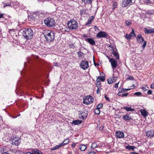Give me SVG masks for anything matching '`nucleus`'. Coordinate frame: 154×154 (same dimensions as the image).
<instances>
[{"instance_id":"obj_1","label":"nucleus","mask_w":154,"mask_h":154,"mask_svg":"<svg viewBox=\"0 0 154 154\" xmlns=\"http://www.w3.org/2000/svg\"><path fill=\"white\" fill-rule=\"evenodd\" d=\"M20 31L22 33L23 37L26 39H30L33 36V32L30 29H21Z\"/></svg>"},{"instance_id":"obj_2","label":"nucleus","mask_w":154,"mask_h":154,"mask_svg":"<svg viewBox=\"0 0 154 154\" xmlns=\"http://www.w3.org/2000/svg\"><path fill=\"white\" fill-rule=\"evenodd\" d=\"M43 35L46 41L48 42H51L54 39L55 34L53 32L46 30L44 31Z\"/></svg>"},{"instance_id":"obj_3","label":"nucleus","mask_w":154,"mask_h":154,"mask_svg":"<svg viewBox=\"0 0 154 154\" xmlns=\"http://www.w3.org/2000/svg\"><path fill=\"white\" fill-rule=\"evenodd\" d=\"M68 26L71 29H75L78 27L77 22L74 20H72L68 21Z\"/></svg>"},{"instance_id":"obj_4","label":"nucleus","mask_w":154,"mask_h":154,"mask_svg":"<svg viewBox=\"0 0 154 154\" xmlns=\"http://www.w3.org/2000/svg\"><path fill=\"white\" fill-rule=\"evenodd\" d=\"M44 23L45 25L48 27H51L54 26L55 22L54 19L48 17L44 20Z\"/></svg>"},{"instance_id":"obj_5","label":"nucleus","mask_w":154,"mask_h":154,"mask_svg":"<svg viewBox=\"0 0 154 154\" xmlns=\"http://www.w3.org/2000/svg\"><path fill=\"white\" fill-rule=\"evenodd\" d=\"M93 99L91 96H87L83 99V102L84 104L88 105L93 103Z\"/></svg>"},{"instance_id":"obj_6","label":"nucleus","mask_w":154,"mask_h":154,"mask_svg":"<svg viewBox=\"0 0 154 154\" xmlns=\"http://www.w3.org/2000/svg\"><path fill=\"white\" fill-rule=\"evenodd\" d=\"M132 0H123L122 3V5L123 7L130 6L132 4Z\"/></svg>"},{"instance_id":"obj_7","label":"nucleus","mask_w":154,"mask_h":154,"mask_svg":"<svg viewBox=\"0 0 154 154\" xmlns=\"http://www.w3.org/2000/svg\"><path fill=\"white\" fill-rule=\"evenodd\" d=\"M109 62L111 63V66L114 70V69L116 68L117 63V61L114 59L110 58L109 59Z\"/></svg>"},{"instance_id":"obj_8","label":"nucleus","mask_w":154,"mask_h":154,"mask_svg":"<svg viewBox=\"0 0 154 154\" xmlns=\"http://www.w3.org/2000/svg\"><path fill=\"white\" fill-rule=\"evenodd\" d=\"M80 67L82 69L85 70L88 67V63L86 61H82L80 64Z\"/></svg>"},{"instance_id":"obj_9","label":"nucleus","mask_w":154,"mask_h":154,"mask_svg":"<svg viewBox=\"0 0 154 154\" xmlns=\"http://www.w3.org/2000/svg\"><path fill=\"white\" fill-rule=\"evenodd\" d=\"M108 36L107 34L104 32L100 31L97 35V37L98 38H107Z\"/></svg>"},{"instance_id":"obj_10","label":"nucleus","mask_w":154,"mask_h":154,"mask_svg":"<svg viewBox=\"0 0 154 154\" xmlns=\"http://www.w3.org/2000/svg\"><path fill=\"white\" fill-rule=\"evenodd\" d=\"M146 135L148 137L151 138L154 136V131L150 130L146 133Z\"/></svg>"},{"instance_id":"obj_11","label":"nucleus","mask_w":154,"mask_h":154,"mask_svg":"<svg viewBox=\"0 0 154 154\" xmlns=\"http://www.w3.org/2000/svg\"><path fill=\"white\" fill-rule=\"evenodd\" d=\"M116 136L119 138H123L124 137V133L120 131H117L116 133Z\"/></svg>"},{"instance_id":"obj_12","label":"nucleus","mask_w":154,"mask_h":154,"mask_svg":"<svg viewBox=\"0 0 154 154\" xmlns=\"http://www.w3.org/2000/svg\"><path fill=\"white\" fill-rule=\"evenodd\" d=\"M85 41L89 43L91 45H95V41L91 38H87L85 39Z\"/></svg>"},{"instance_id":"obj_13","label":"nucleus","mask_w":154,"mask_h":154,"mask_svg":"<svg viewBox=\"0 0 154 154\" xmlns=\"http://www.w3.org/2000/svg\"><path fill=\"white\" fill-rule=\"evenodd\" d=\"M31 152H33L34 154H43L42 152L37 149H31Z\"/></svg>"},{"instance_id":"obj_14","label":"nucleus","mask_w":154,"mask_h":154,"mask_svg":"<svg viewBox=\"0 0 154 154\" xmlns=\"http://www.w3.org/2000/svg\"><path fill=\"white\" fill-rule=\"evenodd\" d=\"M122 119L125 121H129L131 119V118L129 115L127 114L126 115L123 116Z\"/></svg>"},{"instance_id":"obj_15","label":"nucleus","mask_w":154,"mask_h":154,"mask_svg":"<svg viewBox=\"0 0 154 154\" xmlns=\"http://www.w3.org/2000/svg\"><path fill=\"white\" fill-rule=\"evenodd\" d=\"M137 40L138 42L140 43H143L144 41V40L143 37L140 35H138L137 37Z\"/></svg>"},{"instance_id":"obj_16","label":"nucleus","mask_w":154,"mask_h":154,"mask_svg":"<svg viewBox=\"0 0 154 154\" xmlns=\"http://www.w3.org/2000/svg\"><path fill=\"white\" fill-rule=\"evenodd\" d=\"M140 112L142 115L144 117L146 116L148 113L145 109H141L140 110Z\"/></svg>"},{"instance_id":"obj_17","label":"nucleus","mask_w":154,"mask_h":154,"mask_svg":"<svg viewBox=\"0 0 154 154\" xmlns=\"http://www.w3.org/2000/svg\"><path fill=\"white\" fill-rule=\"evenodd\" d=\"M112 53L113 54L114 56L115 57V58L116 60H118L119 59V55L118 54V52H116L115 50H113Z\"/></svg>"},{"instance_id":"obj_18","label":"nucleus","mask_w":154,"mask_h":154,"mask_svg":"<svg viewBox=\"0 0 154 154\" xmlns=\"http://www.w3.org/2000/svg\"><path fill=\"white\" fill-rule=\"evenodd\" d=\"M86 145L81 144L79 146V149L81 151H84L86 148Z\"/></svg>"},{"instance_id":"obj_19","label":"nucleus","mask_w":154,"mask_h":154,"mask_svg":"<svg viewBox=\"0 0 154 154\" xmlns=\"http://www.w3.org/2000/svg\"><path fill=\"white\" fill-rule=\"evenodd\" d=\"M82 123L81 121L79 120H74L72 121V124L75 125H79Z\"/></svg>"},{"instance_id":"obj_20","label":"nucleus","mask_w":154,"mask_h":154,"mask_svg":"<svg viewBox=\"0 0 154 154\" xmlns=\"http://www.w3.org/2000/svg\"><path fill=\"white\" fill-rule=\"evenodd\" d=\"M123 108L125 109L127 111H131L133 112L134 111V109H133L131 108L130 107L124 106L123 107Z\"/></svg>"},{"instance_id":"obj_21","label":"nucleus","mask_w":154,"mask_h":154,"mask_svg":"<svg viewBox=\"0 0 154 154\" xmlns=\"http://www.w3.org/2000/svg\"><path fill=\"white\" fill-rule=\"evenodd\" d=\"M125 148L126 149H127L129 150H130L131 149H132L133 150H134V149L136 148V147L134 146L128 145L126 146Z\"/></svg>"},{"instance_id":"obj_22","label":"nucleus","mask_w":154,"mask_h":154,"mask_svg":"<svg viewBox=\"0 0 154 154\" xmlns=\"http://www.w3.org/2000/svg\"><path fill=\"white\" fill-rule=\"evenodd\" d=\"M152 29H147L145 28L144 29V32L146 34H150L152 33Z\"/></svg>"},{"instance_id":"obj_23","label":"nucleus","mask_w":154,"mask_h":154,"mask_svg":"<svg viewBox=\"0 0 154 154\" xmlns=\"http://www.w3.org/2000/svg\"><path fill=\"white\" fill-rule=\"evenodd\" d=\"M77 53L79 58H82L83 57V54L81 51H78Z\"/></svg>"},{"instance_id":"obj_24","label":"nucleus","mask_w":154,"mask_h":154,"mask_svg":"<svg viewBox=\"0 0 154 154\" xmlns=\"http://www.w3.org/2000/svg\"><path fill=\"white\" fill-rule=\"evenodd\" d=\"M19 138L18 137H13L12 138H11V140L12 141V143H14L16 141V140H19Z\"/></svg>"},{"instance_id":"obj_25","label":"nucleus","mask_w":154,"mask_h":154,"mask_svg":"<svg viewBox=\"0 0 154 154\" xmlns=\"http://www.w3.org/2000/svg\"><path fill=\"white\" fill-rule=\"evenodd\" d=\"M96 86L98 88V85H100L101 84V82L100 81L99 79V77H98L96 81Z\"/></svg>"},{"instance_id":"obj_26","label":"nucleus","mask_w":154,"mask_h":154,"mask_svg":"<svg viewBox=\"0 0 154 154\" xmlns=\"http://www.w3.org/2000/svg\"><path fill=\"white\" fill-rule=\"evenodd\" d=\"M3 4L4 5L3 6V7L4 8H5V7L6 6H9L10 7H12V5L10 4H9V3H3Z\"/></svg>"},{"instance_id":"obj_27","label":"nucleus","mask_w":154,"mask_h":154,"mask_svg":"<svg viewBox=\"0 0 154 154\" xmlns=\"http://www.w3.org/2000/svg\"><path fill=\"white\" fill-rule=\"evenodd\" d=\"M16 141L13 144V145H15L17 146H18L20 144V139L19 140H16Z\"/></svg>"},{"instance_id":"obj_28","label":"nucleus","mask_w":154,"mask_h":154,"mask_svg":"<svg viewBox=\"0 0 154 154\" xmlns=\"http://www.w3.org/2000/svg\"><path fill=\"white\" fill-rule=\"evenodd\" d=\"M82 1L85 3H86L88 4H91L92 2V0H82Z\"/></svg>"},{"instance_id":"obj_29","label":"nucleus","mask_w":154,"mask_h":154,"mask_svg":"<svg viewBox=\"0 0 154 154\" xmlns=\"http://www.w3.org/2000/svg\"><path fill=\"white\" fill-rule=\"evenodd\" d=\"M130 90V88L128 89H124L122 88V89L120 91H119V93H122L125 92L127 91H128Z\"/></svg>"},{"instance_id":"obj_30","label":"nucleus","mask_w":154,"mask_h":154,"mask_svg":"<svg viewBox=\"0 0 154 154\" xmlns=\"http://www.w3.org/2000/svg\"><path fill=\"white\" fill-rule=\"evenodd\" d=\"M94 112L97 115H99L100 113V109H99L97 108L96 109H95L94 110Z\"/></svg>"},{"instance_id":"obj_31","label":"nucleus","mask_w":154,"mask_h":154,"mask_svg":"<svg viewBox=\"0 0 154 154\" xmlns=\"http://www.w3.org/2000/svg\"><path fill=\"white\" fill-rule=\"evenodd\" d=\"M103 104L100 103L97 106V108L100 109H101L103 107Z\"/></svg>"},{"instance_id":"obj_32","label":"nucleus","mask_w":154,"mask_h":154,"mask_svg":"<svg viewBox=\"0 0 154 154\" xmlns=\"http://www.w3.org/2000/svg\"><path fill=\"white\" fill-rule=\"evenodd\" d=\"M132 37H134L135 36V34L134 30L133 29H132V31L129 34Z\"/></svg>"},{"instance_id":"obj_33","label":"nucleus","mask_w":154,"mask_h":154,"mask_svg":"<svg viewBox=\"0 0 154 154\" xmlns=\"http://www.w3.org/2000/svg\"><path fill=\"white\" fill-rule=\"evenodd\" d=\"M131 36L129 34H126L125 35V38L127 40H130L131 39Z\"/></svg>"},{"instance_id":"obj_34","label":"nucleus","mask_w":154,"mask_h":154,"mask_svg":"<svg viewBox=\"0 0 154 154\" xmlns=\"http://www.w3.org/2000/svg\"><path fill=\"white\" fill-rule=\"evenodd\" d=\"M69 47L71 48H74L75 47V45L74 43L72 42H70L69 44Z\"/></svg>"},{"instance_id":"obj_35","label":"nucleus","mask_w":154,"mask_h":154,"mask_svg":"<svg viewBox=\"0 0 154 154\" xmlns=\"http://www.w3.org/2000/svg\"><path fill=\"white\" fill-rule=\"evenodd\" d=\"M97 146V145L96 143H93L92 144L91 147L93 149H95Z\"/></svg>"},{"instance_id":"obj_36","label":"nucleus","mask_w":154,"mask_h":154,"mask_svg":"<svg viewBox=\"0 0 154 154\" xmlns=\"http://www.w3.org/2000/svg\"><path fill=\"white\" fill-rule=\"evenodd\" d=\"M107 82L108 84H111L113 82V81H112V78H109L107 80Z\"/></svg>"},{"instance_id":"obj_37","label":"nucleus","mask_w":154,"mask_h":154,"mask_svg":"<svg viewBox=\"0 0 154 154\" xmlns=\"http://www.w3.org/2000/svg\"><path fill=\"white\" fill-rule=\"evenodd\" d=\"M59 146L58 145L56 146L53 147L51 149V150H55L57 149H58L59 148Z\"/></svg>"},{"instance_id":"obj_38","label":"nucleus","mask_w":154,"mask_h":154,"mask_svg":"<svg viewBox=\"0 0 154 154\" xmlns=\"http://www.w3.org/2000/svg\"><path fill=\"white\" fill-rule=\"evenodd\" d=\"M131 20H126L125 21V23L126 25L128 26H129L131 25Z\"/></svg>"},{"instance_id":"obj_39","label":"nucleus","mask_w":154,"mask_h":154,"mask_svg":"<svg viewBox=\"0 0 154 154\" xmlns=\"http://www.w3.org/2000/svg\"><path fill=\"white\" fill-rule=\"evenodd\" d=\"M63 142L64 143V144L66 145L69 142V140L68 138L66 139Z\"/></svg>"},{"instance_id":"obj_40","label":"nucleus","mask_w":154,"mask_h":154,"mask_svg":"<svg viewBox=\"0 0 154 154\" xmlns=\"http://www.w3.org/2000/svg\"><path fill=\"white\" fill-rule=\"evenodd\" d=\"M127 79L133 80H134V78L132 75H129L128 76V78H127Z\"/></svg>"},{"instance_id":"obj_41","label":"nucleus","mask_w":154,"mask_h":154,"mask_svg":"<svg viewBox=\"0 0 154 154\" xmlns=\"http://www.w3.org/2000/svg\"><path fill=\"white\" fill-rule=\"evenodd\" d=\"M85 115H86L85 116H79V118H80V119H86V117L87 116V114H86Z\"/></svg>"},{"instance_id":"obj_42","label":"nucleus","mask_w":154,"mask_h":154,"mask_svg":"<svg viewBox=\"0 0 154 154\" xmlns=\"http://www.w3.org/2000/svg\"><path fill=\"white\" fill-rule=\"evenodd\" d=\"M134 94L137 96H139L141 95V93L140 92H137L134 93Z\"/></svg>"},{"instance_id":"obj_43","label":"nucleus","mask_w":154,"mask_h":154,"mask_svg":"<svg viewBox=\"0 0 154 154\" xmlns=\"http://www.w3.org/2000/svg\"><path fill=\"white\" fill-rule=\"evenodd\" d=\"M54 65L56 66H59L60 65V64L57 62H54Z\"/></svg>"},{"instance_id":"obj_44","label":"nucleus","mask_w":154,"mask_h":154,"mask_svg":"<svg viewBox=\"0 0 154 154\" xmlns=\"http://www.w3.org/2000/svg\"><path fill=\"white\" fill-rule=\"evenodd\" d=\"M128 94V93L123 94L122 95V97H126Z\"/></svg>"},{"instance_id":"obj_45","label":"nucleus","mask_w":154,"mask_h":154,"mask_svg":"<svg viewBox=\"0 0 154 154\" xmlns=\"http://www.w3.org/2000/svg\"><path fill=\"white\" fill-rule=\"evenodd\" d=\"M91 22L90 20L88 19L87 22L86 23V26H89V25L91 24Z\"/></svg>"},{"instance_id":"obj_46","label":"nucleus","mask_w":154,"mask_h":154,"mask_svg":"<svg viewBox=\"0 0 154 154\" xmlns=\"http://www.w3.org/2000/svg\"><path fill=\"white\" fill-rule=\"evenodd\" d=\"M100 80L102 82H104L105 80V79L104 77L101 76L100 78Z\"/></svg>"},{"instance_id":"obj_47","label":"nucleus","mask_w":154,"mask_h":154,"mask_svg":"<svg viewBox=\"0 0 154 154\" xmlns=\"http://www.w3.org/2000/svg\"><path fill=\"white\" fill-rule=\"evenodd\" d=\"M104 98L107 101H110V100L109 98L107 97V95L106 94L104 95Z\"/></svg>"},{"instance_id":"obj_48","label":"nucleus","mask_w":154,"mask_h":154,"mask_svg":"<svg viewBox=\"0 0 154 154\" xmlns=\"http://www.w3.org/2000/svg\"><path fill=\"white\" fill-rule=\"evenodd\" d=\"M94 17L92 16L91 17H89L88 20H90L91 21H92L94 19Z\"/></svg>"},{"instance_id":"obj_49","label":"nucleus","mask_w":154,"mask_h":154,"mask_svg":"<svg viewBox=\"0 0 154 154\" xmlns=\"http://www.w3.org/2000/svg\"><path fill=\"white\" fill-rule=\"evenodd\" d=\"M152 93V91L151 90H149L147 91V94H151Z\"/></svg>"},{"instance_id":"obj_50","label":"nucleus","mask_w":154,"mask_h":154,"mask_svg":"<svg viewBox=\"0 0 154 154\" xmlns=\"http://www.w3.org/2000/svg\"><path fill=\"white\" fill-rule=\"evenodd\" d=\"M112 78V81H113V82H115L116 80V77H114Z\"/></svg>"},{"instance_id":"obj_51","label":"nucleus","mask_w":154,"mask_h":154,"mask_svg":"<svg viewBox=\"0 0 154 154\" xmlns=\"http://www.w3.org/2000/svg\"><path fill=\"white\" fill-rule=\"evenodd\" d=\"M146 41H145L143 44L142 45V47L143 48V49L144 48H145V46H146Z\"/></svg>"},{"instance_id":"obj_52","label":"nucleus","mask_w":154,"mask_h":154,"mask_svg":"<svg viewBox=\"0 0 154 154\" xmlns=\"http://www.w3.org/2000/svg\"><path fill=\"white\" fill-rule=\"evenodd\" d=\"M119 83V82H118V83H117L115 84L114 87L116 88H118Z\"/></svg>"},{"instance_id":"obj_53","label":"nucleus","mask_w":154,"mask_h":154,"mask_svg":"<svg viewBox=\"0 0 154 154\" xmlns=\"http://www.w3.org/2000/svg\"><path fill=\"white\" fill-rule=\"evenodd\" d=\"M65 145V144H64V142H63V143H61V144H59V147H61L62 146H64V145Z\"/></svg>"},{"instance_id":"obj_54","label":"nucleus","mask_w":154,"mask_h":154,"mask_svg":"<svg viewBox=\"0 0 154 154\" xmlns=\"http://www.w3.org/2000/svg\"><path fill=\"white\" fill-rule=\"evenodd\" d=\"M97 94H100V91L99 88H98L97 90Z\"/></svg>"},{"instance_id":"obj_55","label":"nucleus","mask_w":154,"mask_h":154,"mask_svg":"<svg viewBox=\"0 0 154 154\" xmlns=\"http://www.w3.org/2000/svg\"><path fill=\"white\" fill-rule=\"evenodd\" d=\"M103 126H101L99 128V130L100 131H102L103 130Z\"/></svg>"},{"instance_id":"obj_56","label":"nucleus","mask_w":154,"mask_h":154,"mask_svg":"<svg viewBox=\"0 0 154 154\" xmlns=\"http://www.w3.org/2000/svg\"><path fill=\"white\" fill-rule=\"evenodd\" d=\"M94 28L95 29V31H97V30H99V29L96 26H94Z\"/></svg>"},{"instance_id":"obj_57","label":"nucleus","mask_w":154,"mask_h":154,"mask_svg":"<svg viewBox=\"0 0 154 154\" xmlns=\"http://www.w3.org/2000/svg\"><path fill=\"white\" fill-rule=\"evenodd\" d=\"M117 3H115L113 4V8H115L117 6Z\"/></svg>"},{"instance_id":"obj_58","label":"nucleus","mask_w":154,"mask_h":154,"mask_svg":"<svg viewBox=\"0 0 154 154\" xmlns=\"http://www.w3.org/2000/svg\"><path fill=\"white\" fill-rule=\"evenodd\" d=\"M109 47H110V48H111V49H112V50L113 51V50H114V46H111L110 45H109Z\"/></svg>"},{"instance_id":"obj_59","label":"nucleus","mask_w":154,"mask_h":154,"mask_svg":"<svg viewBox=\"0 0 154 154\" xmlns=\"http://www.w3.org/2000/svg\"><path fill=\"white\" fill-rule=\"evenodd\" d=\"M142 89L143 91H146L147 90V88L146 87H143L142 88Z\"/></svg>"},{"instance_id":"obj_60","label":"nucleus","mask_w":154,"mask_h":154,"mask_svg":"<svg viewBox=\"0 0 154 154\" xmlns=\"http://www.w3.org/2000/svg\"><path fill=\"white\" fill-rule=\"evenodd\" d=\"M4 18V14H1L0 13V18Z\"/></svg>"},{"instance_id":"obj_61","label":"nucleus","mask_w":154,"mask_h":154,"mask_svg":"<svg viewBox=\"0 0 154 154\" xmlns=\"http://www.w3.org/2000/svg\"><path fill=\"white\" fill-rule=\"evenodd\" d=\"M88 154H96V152H90Z\"/></svg>"},{"instance_id":"obj_62","label":"nucleus","mask_w":154,"mask_h":154,"mask_svg":"<svg viewBox=\"0 0 154 154\" xmlns=\"http://www.w3.org/2000/svg\"><path fill=\"white\" fill-rule=\"evenodd\" d=\"M146 2L148 4H150L151 3L150 0H146Z\"/></svg>"},{"instance_id":"obj_63","label":"nucleus","mask_w":154,"mask_h":154,"mask_svg":"<svg viewBox=\"0 0 154 154\" xmlns=\"http://www.w3.org/2000/svg\"><path fill=\"white\" fill-rule=\"evenodd\" d=\"M24 154H34V153L33 152H27Z\"/></svg>"},{"instance_id":"obj_64","label":"nucleus","mask_w":154,"mask_h":154,"mask_svg":"<svg viewBox=\"0 0 154 154\" xmlns=\"http://www.w3.org/2000/svg\"><path fill=\"white\" fill-rule=\"evenodd\" d=\"M151 88L152 89H154V83L151 85Z\"/></svg>"}]
</instances>
